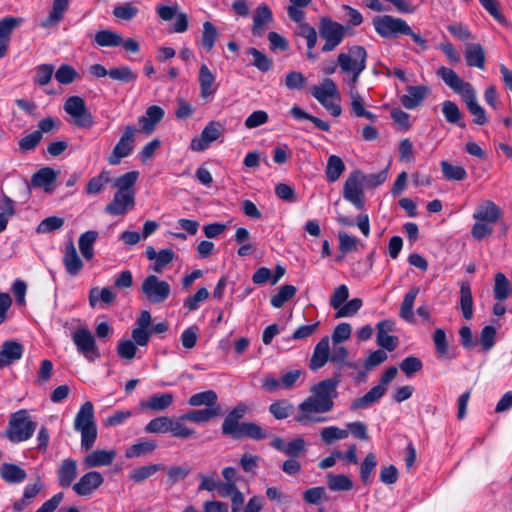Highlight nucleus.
<instances>
[{
  "mask_svg": "<svg viewBox=\"0 0 512 512\" xmlns=\"http://www.w3.org/2000/svg\"><path fill=\"white\" fill-rule=\"evenodd\" d=\"M164 115L165 111L160 106H149L146 109L145 114L138 118V124L140 126L138 131H141L146 135L152 134L156 125L164 118Z\"/></svg>",
  "mask_w": 512,
  "mask_h": 512,
  "instance_id": "dca6fc26",
  "label": "nucleus"
},
{
  "mask_svg": "<svg viewBox=\"0 0 512 512\" xmlns=\"http://www.w3.org/2000/svg\"><path fill=\"white\" fill-rule=\"evenodd\" d=\"M311 94L321 104H325V101L330 98H334L336 100H339L340 98L337 86L330 78H325L321 86H314L311 90Z\"/></svg>",
  "mask_w": 512,
  "mask_h": 512,
  "instance_id": "393cba45",
  "label": "nucleus"
},
{
  "mask_svg": "<svg viewBox=\"0 0 512 512\" xmlns=\"http://www.w3.org/2000/svg\"><path fill=\"white\" fill-rule=\"evenodd\" d=\"M0 476L7 483H21L26 479L27 474L16 464L3 463L0 467Z\"/></svg>",
  "mask_w": 512,
  "mask_h": 512,
  "instance_id": "7c9ffc66",
  "label": "nucleus"
},
{
  "mask_svg": "<svg viewBox=\"0 0 512 512\" xmlns=\"http://www.w3.org/2000/svg\"><path fill=\"white\" fill-rule=\"evenodd\" d=\"M69 0H54L48 17L42 21L43 28H49L58 24L68 9Z\"/></svg>",
  "mask_w": 512,
  "mask_h": 512,
  "instance_id": "2f4dec72",
  "label": "nucleus"
},
{
  "mask_svg": "<svg viewBox=\"0 0 512 512\" xmlns=\"http://www.w3.org/2000/svg\"><path fill=\"white\" fill-rule=\"evenodd\" d=\"M442 113L445 120L453 125L465 128L466 124L462 121L463 114L456 103L446 100L442 103Z\"/></svg>",
  "mask_w": 512,
  "mask_h": 512,
  "instance_id": "72a5a7b5",
  "label": "nucleus"
},
{
  "mask_svg": "<svg viewBox=\"0 0 512 512\" xmlns=\"http://www.w3.org/2000/svg\"><path fill=\"white\" fill-rule=\"evenodd\" d=\"M285 268L277 265L274 272H272L269 268L260 267L256 270V272L252 276L253 283L256 285H275L278 280L283 277L285 274Z\"/></svg>",
  "mask_w": 512,
  "mask_h": 512,
  "instance_id": "5701e85b",
  "label": "nucleus"
},
{
  "mask_svg": "<svg viewBox=\"0 0 512 512\" xmlns=\"http://www.w3.org/2000/svg\"><path fill=\"white\" fill-rule=\"evenodd\" d=\"M104 482L102 474L98 471H90L80 477L79 481L73 485V490L77 495H90L99 488Z\"/></svg>",
  "mask_w": 512,
  "mask_h": 512,
  "instance_id": "2eb2a0df",
  "label": "nucleus"
},
{
  "mask_svg": "<svg viewBox=\"0 0 512 512\" xmlns=\"http://www.w3.org/2000/svg\"><path fill=\"white\" fill-rule=\"evenodd\" d=\"M328 360L330 361L329 338L325 336L315 346L313 355L309 362V368L312 371H317L322 368Z\"/></svg>",
  "mask_w": 512,
  "mask_h": 512,
  "instance_id": "aec40b11",
  "label": "nucleus"
},
{
  "mask_svg": "<svg viewBox=\"0 0 512 512\" xmlns=\"http://www.w3.org/2000/svg\"><path fill=\"white\" fill-rule=\"evenodd\" d=\"M72 340L78 352L88 361L94 362L100 357V352L91 331L87 328H79L72 334Z\"/></svg>",
  "mask_w": 512,
  "mask_h": 512,
  "instance_id": "f8f14e48",
  "label": "nucleus"
},
{
  "mask_svg": "<svg viewBox=\"0 0 512 512\" xmlns=\"http://www.w3.org/2000/svg\"><path fill=\"white\" fill-rule=\"evenodd\" d=\"M184 420H180V417L176 420L171 419V429L169 432L174 437L188 439L195 435V431L183 424Z\"/></svg>",
  "mask_w": 512,
  "mask_h": 512,
  "instance_id": "e2e57ef3",
  "label": "nucleus"
},
{
  "mask_svg": "<svg viewBox=\"0 0 512 512\" xmlns=\"http://www.w3.org/2000/svg\"><path fill=\"white\" fill-rule=\"evenodd\" d=\"M440 167L443 178L448 181H463L467 177V172L464 167L452 165L447 160H442Z\"/></svg>",
  "mask_w": 512,
  "mask_h": 512,
  "instance_id": "58836bf2",
  "label": "nucleus"
},
{
  "mask_svg": "<svg viewBox=\"0 0 512 512\" xmlns=\"http://www.w3.org/2000/svg\"><path fill=\"white\" fill-rule=\"evenodd\" d=\"M64 110L69 114L78 128L89 129L95 121L93 115L86 107L85 101L80 96H70L64 103Z\"/></svg>",
  "mask_w": 512,
  "mask_h": 512,
  "instance_id": "9d476101",
  "label": "nucleus"
},
{
  "mask_svg": "<svg viewBox=\"0 0 512 512\" xmlns=\"http://www.w3.org/2000/svg\"><path fill=\"white\" fill-rule=\"evenodd\" d=\"M59 172L51 167H43L39 169L31 178V185L36 188H42L45 192L53 191Z\"/></svg>",
  "mask_w": 512,
  "mask_h": 512,
  "instance_id": "f3484780",
  "label": "nucleus"
},
{
  "mask_svg": "<svg viewBox=\"0 0 512 512\" xmlns=\"http://www.w3.org/2000/svg\"><path fill=\"white\" fill-rule=\"evenodd\" d=\"M110 181V172L104 169L88 181L85 191L88 195L99 194Z\"/></svg>",
  "mask_w": 512,
  "mask_h": 512,
  "instance_id": "ea45409f",
  "label": "nucleus"
},
{
  "mask_svg": "<svg viewBox=\"0 0 512 512\" xmlns=\"http://www.w3.org/2000/svg\"><path fill=\"white\" fill-rule=\"evenodd\" d=\"M248 55L252 56V61L250 64L256 67L261 72H267L271 69L273 65L272 59L267 57L264 53L254 47H249L246 50Z\"/></svg>",
  "mask_w": 512,
  "mask_h": 512,
  "instance_id": "a18cd8bd",
  "label": "nucleus"
},
{
  "mask_svg": "<svg viewBox=\"0 0 512 512\" xmlns=\"http://www.w3.org/2000/svg\"><path fill=\"white\" fill-rule=\"evenodd\" d=\"M137 132L138 130L134 126L127 125L124 127L119 141L108 156L107 161L110 165H118L122 158L128 157L132 153Z\"/></svg>",
  "mask_w": 512,
  "mask_h": 512,
  "instance_id": "9b49d317",
  "label": "nucleus"
},
{
  "mask_svg": "<svg viewBox=\"0 0 512 512\" xmlns=\"http://www.w3.org/2000/svg\"><path fill=\"white\" fill-rule=\"evenodd\" d=\"M436 74L450 89L462 97L468 111L475 116L473 119L475 124L485 125L488 122L486 112L477 102L476 92L471 83L462 80L454 70L445 66L439 67Z\"/></svg>",
  "mask_w": 512,
  "mask_h": 512,
  "instance_id": "7ed1b4c3",
  "label": "nucleus"
},
{
  "mask_svg": "<svg viewBox=\"0 0 512 512\" xmlns=\"http://www.w3.org/2000/svg\"><path fill=\"white\" fill-rule=\"evenodd\" d=\"M307 80L301 72L290 71L285 76V86L290 90L302 89Z\"/></svg>",
  "mask_w": 512,
  "mask_h": 512,
  "instance_id": "338daca9",
  "label": "nucleus"
},
{
  "mask_svg": "<svg viewBox=\"0 0 512 512\" xmlns=\"http://www.w3.org/2000/svg\"><path fill=\"white\" fill-rule=\"evenodd\" d=\"M399 367L403 373L407 376H411L412 374L420 371L423 364L418 357L408 356L401 361Z\"/></svg>",
  "mask_w": 512,
  "mask_h": 512,
  "instance_id": "69168bd1",
  "label": "nucleus"
},
{
  "mask_svg": "<svg viewBox=\"0 0 512 512\" xmlns=\"http://www.w3.org/2000/svg\"><path fill=\"white\" fill-rule=\"evenodd\" d=\"M473 217L479 221L495 223L500 217V210L492 201H485L478 206Z\"/></svg>",
  "mask_w": 512,
  "mask_h": 512,
  "instance_id": "473e14b6",
  "label": "nucleus"
},
{
  "mask_svg": "<svg viewBox=\"0 0 512 512\" xmlns=\"http://www.w3.org/2000/svg\"><path fill=\"white\" fill-rule=\"evenodd\" d=\"M249 407L240 402L225 416L221 425V432L233 440L249 438L261 441L268 437V432L255 422H241L247 414Z\"/></svg>",
  "mask_w": 512,
  "mask_h": 512,
  "instance_id": "f03ea898",
  "label": "nucleus"
},
{
  "mask_svg": "<svg viewBox=\"0 0 512 512\" xmlns=\"http://www.w3.org/2000/svg\"><path fill=\"white\" fill-rule=\"evenodd\" d=\"M24 353V346L15 341L8 340L3 342L0 349V360L5 367L10 366L14 362L20 360Z\"/></svg>",
  "mask_w": 512,
  "mask_h": 512,
  "instance_id": "6ab92c4d",
  "label": "nucleus"
},
{
  "mask_svg": "<svg viewBox=\"0 0 512 512\" xmlns=\"http://www.w3.org/2000/svg\"><path fill=\"white\" fill-rule=\"evenodd\" d=\"M188 404L193 407L205 406V409H216L221 408L218 403V395L213 390H206L193 394L188 399Z\"/></svg>",
  "mask_w": 512,
  "mask_h": 512,
  "instance_id": "bb28decb",
  "label": "nucleus"
},
{
  "mask_svg": "<svg viewBox=\"0 0 512 512\" xmlns=\"http://www.w3.org/2000/svg\"><path fill=\"white\" fill-rule=\"evenodd\" d=\"M217 38L216 27L209 21L203 24L202 45L207 51H211Z\"/></svg>",
  "mask_w": 512,
  "mask_h": 512,
  "instance_id": "680f3d73",
  "label": "nucleus"
},
{
  "mask_svg": "<svg viewBox=\"0 0 512 512\" xmlns=\"http://www.w3.org/2000/svg\"><path fill=\"white\" fill-rule=\"evenodd\" d=\"M398 370L391 366L384 371L378 385L372 387L365 395L356 398L351 402L350 410L365 409L378 402L386 393V385L395 379Z\"/></svg>",
  "mask_w": 512,
  "mask_h": 512,
  "instance_id": "0eeeda50",
  "label": "nucleus"
},
{
  "mask_svg": "<svg viewBox=\"0 0 512 512\" xmlns=\"http://www.w3.org/2000/svg\"><path fill=\"white\" fill-rule=\"evenodd\" d=\"M224 132V126L217 121L209 122L202 130L203 137L210 143L216 141Z\"/></svg>",
  "mask_w": 512,
  "mask_h": 512,
  "instance_id": "774afa93",
  "label": "nucleus"
},
{
  "mask_svg": "<svg viewBox=\"0 0 512 512\" xmlns=\"http://www.w3.org/2000/svg\"><path fill=\"white\" fill-rule=\"evenodd\" d=\"M54 65L53 64H41L35 68V75L33 81L36 85L45 86L47 85L53 76Z\"/></svg>",
  "mask_w": 512,
  "mask_h": 512,
  "instance_id": "864d4df0",
  "label": "nucleus"
},
{
  "mask_svg": "<svg viewBox=\"0 0 512 512\" xmlns=\"http://www.w3.org/2000/svg\"><path fill=\"white\" fill-rule=\"evenodd\" d=\"M74 429L81 433V447L88 451L97 439V426L92 402L86 401L74 419Z\"/></svg>",
  "mask_w": 512,
  "mask_h": 512,
  "instance_id": "20e7f679",
  "label": "nucleus"
},
{
  "mask_svg": "<svg viewBox=\"0 0 512 512\" xmlns=\"http://www.w3.org/2000/svg\"><path fill=\"white\" fill-rule=\"evenodd\" d=\"M157 443L152 440L140 441L131 445L125 452V457L128 459L138 458L154 452Z\"/></svg>",
  "mask_w": 512,
  "mask_h": 512,
  "instance_id": "37998d69",
  "label": "nucleus"
},
{
  "mask_svg": "<svg viewBox=\"0 0 512 512\" xmlns=\"http://www.w3.org/2000/svg\"><path fill=\"white\" fill-rule=\"evenodd\" d=\"M222 414V408L191 410L180 416V420L193 423H206Z\"/></svg>",
  "mask_w": 512,
  "mask_h": 512,
  "instance_id": "cd10ccee",
  "label": "nucleus"
},
{
  "mask_svg": "<svg viewBox=\"0 0 512 512\" xmlns=\"http://www.w3.org/2000/svg\"><path fill=\"white\" fill-rule=\"evenodd\" d=\"M115 457V450L98 449L88 454L84 459V463L88 468L108 466L114 461Z\"/></svg>",
  "mask_w": 512,
  "mask_h": 512,
  "instance_id": "a878e982",
  "label": "nucleus"
},
{
  "mask_svg": "<svg viewBox=\"0 0 512 512\" xmlns=\"http://www.w3.org/2000/svg\"><path fill=\"white\" fill-rule=\"evenodd\" d=\"M116 294L113 290H90L89 304L92 308H95L98 303L110 305L114 302Z\"/></svg>",
  "mask_w": 512,
  "mask_h": 512,
  "instance_id": "09e8293b",
  "label": "nucleus"
},
{
  "mask_svg": "<svg viewBox=\"0 0 512 512\" xmlns=\"http://www.w3.org/2000/svg\"><path fill=\"white\" fill-rule=\"evenodd\" d=\"M272 21L273 14L271 9L266 4L258 6L253 16L252 34L257 37L262 36L265 26Z\"/></svg>",
  "mask_w": 512,
  "mask_h": 512,
  "instance_id": "4be33fe9",
  "label": "nucleus"
},
{
  "mask_svg": "<svg viewBox=\"0 0 512 512\" xmlns=\"http://www.w3.org/2000/svg\"><path fill=\"white\" fill-rule=\"evenodd\" d=\"M327 486L331 491H350L353 488L352 480L344 474H332L326 475Z\"/></svg>",
  "mask_w": 512,
  "mask_h": 512,
  "instance_id": "79ce46f5",
  "label": "nucleus"
},
{
  "mask_svg": "<svg viewBox=\"0 0 512 512\" xmlns=\"http://www.w3.org/2000/svg\"><path fill=\"white\" fill-rule=\"evenodd\" d=\"M269 412L278 420L288 418L293 412L294 407L287 400H278L269 406Z\"/></svg>",
  "mask_w": 512,
  "mask_h": 512,
  "instance_id": "8fccbe9b",
  "label": "nucleus"
},
{
  "mask_svg": "<svg viewBox=\"0 0 512 512\" xmlns=\"http://www.w3.org/2000/svg\"><path fill=\"white\" fill-rule=\"evenodd\" d=\"M362 173L353 171L347 177L343 186V197L352 203L357 209L364 207V192L361 186Z\"/></svg>",
  "mask_w": 512,
  "mask_h": 512,
  "instance_id": "ddd939ff",
  "label": "nucleus"
},
{
  "mask_svg": "<svg viewBox=\"0 0 512 512\" xmlns=\"http://www.w3.org/2000/svg\"><path fill=\"white\" fill-rule=\"evenodd\" d=\"M318 31L320 38L325 41L321 48L323 53L334 51L344 40L347 27L329 17H321Z\"/></svg>",
  "mask_w": 512,
  "mask_h": 512,
  "instance_id": "423d86ee",
  "label": "nucleus"
},
{
  "mask_svg": "<svg viewBox=\"0 0 512 512\" xmlns=\"http://www.w3.org/2000/svg\"><path fill=\"white\" fill-rule=\"evenodd\" d=\"M351 98V113L356 117H364L372 122L376 120V115L370 111H367L364 107V99L360 93H352Z\"/></svg>",
  "mask_w": 512,
  "mask_h": 512,
  "instance_id": "49530a36",
  "label": "nucleus"
},
{
  "mask_svg": "<svg viewBox=\"0 0 512 512\" xmlns=\"http://www.w3.org/2000/svg\"><path fill=\"white\" fill-rule=\"evenodd\" d=\"M109 77L121 83L128 84L134 83L138 78V74L134 72L129 66H120L111 68Z\"/></svg>",
  "mask_w": 512,
  "mask_h": 512,
  "instance_id": "de8ad7c7",
  "label": "nucleus"
},
{
  "mask_svg": "<svg viewBox=\"0 0 512 512\" xmlns=\"http://www.w3.org/2000/svg\"><path fill=\"white\" fill-rule=\"evenodd\" d=\"M94 40L100 47H117L122 43L120 34L107 29L98 31Z\"/></svg>",
  "mask_w": 512,
  "mask_h": 512,
  "instance_id": "c03bdc74",
  "label": "nucleus"
},
{
  "mask_svg": "<svg viewBox=\"0 0 512 512\" xmlns=\"http://www.w3.org/2000/svg\"><path fill=\"white\" fill-rule=\"evenodd\" d=\"M171 419L167 416L156 417L145 426V431L147 433H167L171 429Z\"/></svg>",
  "mask_w": 512,
  "mask_h": 512,
  "instance_id": "4d7b16f0",
  "label": "nucleus"
},
{
  "mask_svg": "<svg viewBox=\"0 0 512 512\" xmlns=\"http://www.w3.org/2000/svg\"><path fill=\"white\" fill-rule=\"evenodd\" d=\"M341 382L339 374L324 379L310 389L311 395L299 404V414L295 421L300 424L319 423L326 420L325 417L315 416L316 413L330 412L334 407V399L337 397V387Z\"/></svg>",
  "mask_w": 512,
  "mask_h": 512,
  "instance_id": "f257e3e1",
  "label": "nucleus"
},
{
  "mask_svg": "<svg viewBox=\"0 0 512 512\" xmlns=\"http://www.w3.org/2000/svg\"><path fill=\"white\" fill-rule=\"evenodd\" d=\"M36 429V423L31 420L26 409H21L11 414L5 436L12 443L24 442L30 439Z\"/></svg>",
  "mask_w": 512,
  "mask_h": 512,
  "instance_id": "39448f33",
  "label": "nucleus"
},
{
  "mask_svg": "<svg viewBox=\"0 0 512 512\" xmlns=\"http://www.w3.org/2000/svg\"><path fill=\"white\" fill-rule=\"evenodd\" d=\"M173 400L174 396L172 393L165 392L160 394H153L146 400H142L140 402V407L142 410L160 412L169 408L172 405Z\"/></svg>",
  "mask_w": 512,
  "mask_h": 512,
  "instance_id": "a211bd4d",
  "label": "nucleus"
},
{
  "mask_svg": "<svg viewBox=\"0 0 512 512\" xmlns=\"http://www.w3.org/2000/svg\"><path fill=\"white\" fill-rule=\"evenodd\" d=\"M165 469V466L163 464H149L144 465L141 467L134 468L129 473V479L132 480L134 483H141L145 481L146 479L153 476L158 471H162Z\"/></svg>",
  "mask_w": 512,
  "mask_h": 512,
  "instance_id": "4c0bfd02",
  "label": "nucleus"
},
{
  "mask_svg": "<svg viewBox=\"0 0 512 512\" xmlns=\"http://www.w3.org/2000/svg\"><path fill=\"white\" fill-rule=\"evenodd\" d=\"M373 26L381 37L387 39L410 33V26L405 20L390 15L374 17Z\"/></svg>",
  "mask_w": 512,
  "mask_h": 512,
  "instance_id": "1a4fd4ad",
  "label": "nucleus"
},
{
  "mask_svg": "<svg viewBox=\"0 0 512 512\" xmlns=\"http://www.w3.org/2000/svg\"><path fill=\"white\" fill-rule=\"evenodd\" d=\"M348 435V430L336 426L325 427L320 432L321 439L326 444H332L336 440L345 439Z\"/></svg>",
  "mask_w": 512,
  "mask_h": 512,
  "instance_id": "3c124183",
  "label": "nucleus"
},
{
  "mask_svg": "<svg viewBox=\"0 0 512 512\" xmlns=\"http://www.w3.org/2000/svg\"><path fill=\"white\" fill-rule=\"evenodd\" d=\"M296 33L298 36L304 38L307 43V48L314 49L317 43V31L309 23H301L297 26Z\"/></svg>",
  "mask_w": 512,
  "mask_h": 512,
  "instance_id": "13d9d810",
  "label": "nucleus"
},
{
  "mask_svg": "<svg viewBox=\"0 0 512 512\" xmlns=\"http://www.w3.org/2000/svg\"><path fill=\"white\" fill-rule=\"evenodd\" d=\"M337 237L339 241L338 249L341 253L346 254L358 249V238L350 236L345 231H339Z\"/></svg>",
  "mask_w": 512,
  "mask_h": 512,
  "instance_id": "6e6d98bb",
  "label": "nucleus"
},
{
  "mask_svg": "<svg viewBox=\"0 0 512 512\" xmlns=\"http://www.w3.org/2000/svg\"><path fill=\"white\" fill-rule=\"evenodd\" d=\"M135 206V193L114 194L113 199L105 206V212L111 216H123Z\"/></svg>",
  "mask_w": 512,
  "mask_h": 512,
  "instance_id": "4468645a",
  "label": "nucleus"
},
{
  "mask_svg": "<svg viewBox=\"0 0 512 512\" xmlns=\"http://www.w3.org/2000/svg\"><path fill=\"white\" fill-rule=\"evenodd\" d=\"M303 500L310 505H319L328 500L325 488L321 486L307 489L303 492Z\"/></svg>",
  "mask_w": 512,
  "mask_h": 512,
  "instance_id": "5fc2aeb1",
  "label": "nucleus"
},
{
  "mask_svg": "<svg viewBox=\"0 0 512 512\" xmlns=\"http://www.w3.org/2000/svg\"><path fill=\"white\" fill-rule=\"evenodd\" d=\"M58 481L62 488H68L77 476V463L73 459L63 460L58 469Z\"/></svg>",
  "mask_w": 512,
  "mask_h": 512,
  "instance_id": "c85d7f7f",
  "label": "nucleus"
},
{
  "mask_svg": "<svg viewBox=\"0 0 512 512\" xmlns=\"http://www.w3.org/2000/svg\"><path fill=\"white\" fill-rule=\"evenodd\" d=\"M198 80L201 98L207 99L212 97L217 90V85L215 84V76L206 64L201 65Z\"/></svg>",
  "mask_w": 512,
  "mask_h": 512,
  "instance_id": "412c9836",
  "label": "nucleus"
},
{
  "mask_svg": "<svg viewBox=\"0 0 512 512\" xmlns=\"http://www.w3.org/2000/svg\"><path fill=\"white\" fill-rule=\"evenodd\" d=\"M367 51L363 46L354 45L348 52H341L337 56V65L345 73L363 72L366 69Z\"/></svg>",
  "mask_w": 512,
  "mask_h": 512,
  "instance_id": "6e6552de",
  "label": "nucleus"
},
{
  "mask_svg": "<svg viewBox=\"0 0 512 512\" xmlns=\"http://www.w3.org/2000/svg\"><path fill=\"white\" fill-rule=\"evenodd\" d=\"M408 94L402 95L400 98L401 104L406 109H414L418 107L425 99L428 88L426 86H408Z\"/></svg>",
  "mask_w": 512,
  "mask_h": 512,
  "instance_id": "b1692460",
  "label": "nucleus"
},
{
  "mask_svg": "<svg viewBox=\"0 0 512 512\" xmlns=\"http://www.w3.org/2000/svg\"><path fill=\"white\" fill-rule=\"evenodd\" d=\"M138 177V171L127 172L117 177L113 182V186L117 188V192L120 193H135L134 186L138 180Z\"/></svg>",
  "mask_w": 512,
  "mask_h": 512,
  "instance_id": "c9c22d12",
  "label": "nucleus"
},
{
  "mask_svg": "<svg viewBox=\"0 0 512 512\" xmlns=\"http://www.w3.org/2000/svg\"><path fill=\"white\" fill-rule=\"evenodd\" d=\"M377 466V459L373 453H368L363 460L360 468V478L363 483L367 484L371 473Z\"/></svg>",
  "mask_w": 512,
  "mask_h": 512,
  "instance_id": "0e129e2a",
  "label": "nucleus"
},
{
  "mask_svg": "<svg viewBox=\"0 0 512 512\" xmlns=\"http://www.w3.org/2000/svg\"><path fill=\"white\" fill-rule=\"evenodd\" d=\"M21 18L8 16L0 21V41H10V35L13 30L22 23Z\"/></svg>",
  "mask_w": 512,
  "mask_h": 512,
  "instance_id": "bf43d9fd",
  "label": "nucleus"
},
{
  "mask_svg": "<svg viewBox=\"0 0 512 512\" xmlns=\"http://www.w3.org/2000/svg\"><path fill=\"white\" fill-rule=\"evenodd\" d=\"M418 290H410L404 297L400 308V317L408 322L414 321L413 306Z\"/></svg>",
  "mask_w": 512,
  "mask_h": 512,
  "instance_id": "603ef678",
  "label": "nucleus"
},
{
  "mask_svg": "<svg viewBox=\"0 0 512 512\" xmlns=\"http://www.w3.org/2000/svg\"><path fill=\"white\" fill-rule=\"evenodd\" d=\"M344 171L345 164L343 160L339 156L331 155L327 160L325 170L327 181L331 183L336 182Z\"/></svg>",
  "mask_w": 512,
  "mask_h": 512,
  "instance_id": "a19ab883",
  "label": "nucleus"
},
{
  "mask_svg": "<svg viewBox=\"0 0 512 512\" xmlns=\"http://www.w3.org/2000/svg\"><path fill=\"white\" fill-rule=\"evenodd\" d=\"M63 263L70 275H77L83 267L82 260L78 256L73 242L66 245Z\"/></svg>",
  "mask_w": 512,
  "mask_h": 512,
  "instance_id": "c756f323",
  "label": "nucleus"
},
{
  "mask_svg": "<svg viewBox=\"0 0 512 512\" xmlns=\"http://www.w3.org/2000/svg\"><path fill=\"white\" fill-rule=\"evenodd\" d=\"M465 59L470 67L484 68L485 54L480 44H469L465 50Z\"/></svg>",
  "mask_w": 512,
  "mask_h": 512,
  "instance_id": "e433bc0d",
  "label": "nucleus"
},
{
  "mask_svg": "<svg viewBox=\"0 0 512 512\" xmlns=\"http://www.w3.org/2000/svg\"><path fill=\"white\" fill-rule=\"evenodd\" d=\"M98 238V232L89 230L80 235L78 244L84 259L91 260L94 256L93 245Z\"/></svg>",
  "mask_w": 512,
  "mask_h": 512,
  "instance_id": "f704fd0d",
  "label": "nucleus"
},
{
  "mask_svg": "<svg viewBox=\"0 0 512 512\" xmlns=\"http://www.w3.org/2000/svg\"><path fill=\"white\" fill-rule=\"evenodd\" d=\"M78 77V72L68 64L61 65L55 72L56 80L62 85L71 84Z\"/></svg>",
  "mask_w": 512,
  "mask_h": 512,
  "instance_id": "052dcab7",
  "label": "nucleus"
}]
</instances>
